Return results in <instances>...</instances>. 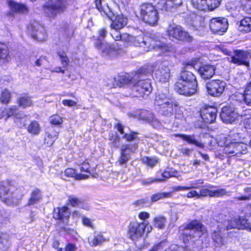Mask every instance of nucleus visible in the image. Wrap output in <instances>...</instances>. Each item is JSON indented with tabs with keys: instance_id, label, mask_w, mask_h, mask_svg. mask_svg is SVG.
<instances>
[{
	"instance_id": "5",
	"label": "nucleus",
	"mask_w": 251,
	"mask_h": 251,
	"mask_svg": "<svg viewBox=\"0 0 251 251\" xmlns=\"http://www.w3.org/2000/svg\"><path fill=\"white\" fill-rule=\"evenodd\" d=\"M204 228V226L196 220L188 224L182 232L184 242H188L190 240L199 238Z\"/></svg>"
},
{
	"instance_id": "2",
	"label": "nucleus",
	"mask_w": 251,
	"mask_h": 251,
	"mask_svg": "<svg viewBox=\"0 0 251 251\" xmlns=\"http://www.w3.org/2000/svg\"><path fill=\"white\" fill-rule=\"evenodd\" d=\"M68 0H49L44 5V11L50 19H55L58 14L66 12L69 6Z\"/></svg>"
},
{
	"instance_id": "26",
	"label": "nucleus",
	"mask_w": 251,
	"mask_h": 251,
	"mask_svg": "<svg viewBox=\"0 0 251 251\" xmlns=\"http://www.w3.org/2000/svg\"><path fill=\"white\" fill-rule=\"evenodd\" d=\"M216 67L213 65H204L199 68L198 72L204 79L211 78L215 74Z\"/></svg>"
},
{
	"instance_id": "13",
	"label": "nucleus",
	"mask_w": 251,
	"mask_h": 251,
	"mask_svg": "<svg viewBox=\"0 0 251 251\" xmlns=\"http://www.w3.org/2000/svg\"><path fill=\"white\" fill-rule=\"evenodd\" d=\"M197 86L196 84L177 80L176 83L175 90L180 95L189 96L196 93Z\"/></svg>"
},
{
	"instance_id": "32",
	"label": "nucleus",
	"mask_w": 251,
	"mask_h": 251,
	"mask_svg": "<svg viewBox=\"0 0 251 251\" xmlns=\"http://www.w3.org/2000/svg\"><path fill=\"white\" fill-rule=\"evenodd\" d=\"M182 3V0H163L162 9L165 11H169L173 8H177L181 5Z\"/></svg>"
},
{
	"instance_id": "16",
	"label": "nucleus",
	"mask_w": 251,
	"mask_h": 251,
	"mask_svg": "<svg viewBox=\"0 0 251 251\" xmlns=\"http://www.w3.org/2000/svg\"><path fill=\"white\" fill-rule=\"evenodd\" d=\"M194 65L195 63L193 62L187 63L181 72L178 80L198 84L196 77L192 72L194 69Z\"/></svg>"
},
{
	"instance_id": "8",
	"label": "nucleus",
	"mask_w": 251,
	"mask_h": 251,
	"mask_svg": "<svg viewBox=\"0 0 251 251\" xmlns=\"http://www.w3.org/2000/svg\"><path fill=\"white\" fill-rule=\"evenodd\" d=\"M132 95L133 97L146 98L152 91L151 80L150 79H135V83L132 85Z\"/></svg>"
},
{
	"instance_id": "14",
	"label": "nucleus",
	"mask_w": 251,
	"mask_h": 251,
	"mask_svg": "<svg viewBox=\"0 0 251 251\" xmlns=\"http://www.w3.org/2000/svg\"><path fill=\"white\" fill-rule=\"evenodd\" d=\"M209 26L214 33L222 35L227 29V20L224 18H213L211 20Z\"/></svg>"
},
{
	"instance_id": "39",
	"label": "nucleus",
	"mask_w": 251,
	"mask_h": 251,
	"mask_svg": "<svg viewBox=\"0 0 251 251\" xmlns=\"http://www.w3.org/2000/svg\"><path fill=\"white\" fill-rule=\"evenodd\" d=\"M208 0H191V3L196 9L201 11H206Z\"/></svg>"
},
{
	"instance_id": "19",
	"label": "nucleus",
	"mask_w": 251,
	"mask_h": 251,
	"mask_svg": "<svg viewBox=\"0 0 251 251\" xmlns=\"http://www.w3.org/2000/svg\"><path fill=\"white\" fill-rule=\"evenodd\" d=\"M95 46L101 51V55L103 56L110 55L113 51H117L119 49V44L118 43L110 45L99 40H97L95 43Z\"/></svg>"
},
{
	"instance_id": "12",
	"label": "nucleus",
	"mask_w": 251,
	"mask_h": 251,
	"mask_svg": "<svg viewBox=\"0 0 251 251\" xmlns=\"http://www.w3.org/2000/svg\"><path fill=\"white\" fill-rule=\"evenodd\" d=\"M171 69L167 62H163L154 69V75L156 79L159 82L165 83L169 81L170 77Z\"/></svg>"
},
{
	"instance_id": "35",
	"label": "nucleus",
	"mask_w": 251,
	"mask_h": 251,
	"mask_svg": "<svg viewBox=\"0 0 251 251\" xmlns=\"http://www.w3.org/2000/svg\"><path fill=\"white\" fill-rule=\"evenodd\" d=\"M238 29L240 31L249 32L251 31V17H246L240 22Z\"/></svg>"
},
{
	"instance_id": "24",
	"label": "nucleus",
	"mask_w": 251,
	"mask_h": 251,
	"mask_svg": "<svg viewBox=\"0 0 251 251\" xmlns=\"http://www.w3.org/2000/svg\"><path fill=\"white\" fill-rule=\"evenodd\" d=\"M0 199L6 204L11 205L14 203L12 194L7 186L0 184Z\"/></svg>"
},
{
	"instance_id": "23",
	"label": "nucleus",
	"mask_w": 251,
	"mask_h": 251,
	"mask_svg": "<svg viewBox=\"0 0 251 251\" xmlns=\"http://www.w3.org/2000/svg\"><path fill=\"white\" fill-rule=\"evenodd\" d=\"M70 212L69 208L67 207H62L61 208L57 207L54 208L53 212V217L56 220H60L63 223H66L70 217Z\"/></svg>"
},
{
	"instance_id": "6",
	"label": "nucleus",
	"mask_w": 251,
	"mask_h": 251,
	"mask_svg": "<svg viewBox=\"0 0 251 251\" xmlns=\"http://www.w3.org/2000/svg\"><path fill=\"white\" fill-rule=\"evenodd\" d=\"M142 20L151 25H154L158 20V12L151 4L144 3L140 7Z\"/></svg>"
},
{
	"instance_id": "29",
	"label": "nucleus",
	"mask_w": 251,
	"mask_h": 251,
	"mask_svg": "<svg viewBox=\"0 0 251 251\" xmlns=\"http://www.w3.org/2000/svg\"><path fill=\"white\" fill-rule=\"evenodd\" d=\"M172 136L180 137L188 144L195 145L199 148H202L204 147L202 143L196 139L195 135L194 134H174Z\"/></svg>"
},
{
	"instance_id": "25",
	"label": "nucleus",
	"mask_w": 251,
	"mask_h": 251,
	"mask_svg": "<svg viewBox=\"0 0 251 251\" xmlns=\"http://www.w3.org/2000/svg\"><path fill=\"white\" fill-rule=\"evenodd\" d=\"M150 41L151 39L145 37L143 35H140L134 37L132 44L135 46L142 47L145 50L148 51L151 49Z\"/></svg>"
},
{
	"instance_id": "42",
	"label": "nucleus",
	"mask_w": 251,
	"mask_h": 251,
	"mask_svg": "<svg viewBox=\"0 0 251 251\" xmlns=\"http://www.w3.org/2000/svg\"><path fill=\"white\" fill-rule=\"evenodd\" d=\"M244 93L245 94V103L251 106V80L246 84Z\"/></svg>"
},
{
	"instance_id": "46",
	"label": "nucleus",
	"mask_w": 251,
	"mask_h": 251,
	"mask_svg": "<svg viewBox=\"0 0 251 251\" xmlns=\"http://www.w3.org/2000/svg\"><path fill=\"white\" fill-rule=\"evenodd\" d=\"M138 133L133 131H131L130 133L125 134L123 138L126 139V141L128 142L133 141L134 143L138 144L139 138L138 137Z\"/></svg>"
},
{
	"instance_id": "22",
	"label": "nucleus",
	"mask_w": 251,
	"mask_h": 251,
	"mask_svg": "<svg viewBox=\"0 0 251 251\" xmlns=\"http://www.w3.org/2000/svg\"><path fill=\"white\" fill-rule=\"evenodd\" d=\"M108 18L112 21L111 28L116 30L122 29L127 24V19L122 14L115 16L113 13V16Z\"/></svg>"
},
{
	"instance_id": "4",
	"label": "nucleus",
	"mask_w": 251,
	"mask_h": 251,
	"mask_svg": "<svg viewBox=\"0 0 251 251\" xmlns=\"http://www.w3.org/2000/svg\"><path fill=\"white\" fill-rule=\"evenodd\" d=\"M220 49L224 54L229 56L227 59L230 62L238 65L249 66V54L247 52L241 50H234L224 46L221 47Z\"/></svg>"
},
{
	"instance_id": "31",
	"label": "nucleus",
	"mask_w": 251,
	"mask_h": 251,
	"mask_svg": "<svg viewBox=\"0 0 251 251\" xmlns=\"http://www.w3.org/2000/svg\"><path fill=\"white\" fill-rule=\"evenodd\" d=\"M105 241V239L101 233L95 232L93 235L88 238V242L92 247L100 245Z\"/></svg>"
},
{
	"instance_id": "44",
	"label": "nucleus",
	"mask_w": 251,
	"mask_h": 251,
	"mask_svg": "<svg viewBox=\"0 0 251 251\" xmlns=\"http://www.w3.org/2000/svg\"><path fill=\"white\" fill-rule=\"evenodd\" d=\"M17 102L19 106L25 108L30 106L32 104V100L30 97L24 96L17 99Z\"/></svg>"
},
{
	"instance_id": "58",
	"label": "nucleus",
	"mask_w": 251,
	"mask_h": 251,
	"mask_svg": "<svg viewBox=\"0 0 251 251\" xmlns=\"http://www.w3.org/2000/svg\"><path fill=\"white\" fill-rule=\"evenodd\" d=\"M17 107L16 106L13 105L9 108L5 109V113L7 115V118L16 115L17 113Z\"/></svg>"
},
{
	"instance_id": "27",
	"label": "nucleus",
	"mask_w": 251,
	"mask_h": 251,
	"mask_svg": "<svg viewBox=\"0 0 251 251\" xmlns=\"http://www.w3.org/2000/svg\"><path fill=\"white\" fill-rule=\"evenodd\" d=\"M226 193V192L225 189L213 190L206 188L205 187H202L199 193V198L200 197H206L208 196L210 197H219L225 195Z\"/></svg>"
},
{
	"instance_id": "40",
	"label": "nucleus",
	"mask_w": 251,
	"mask_h": 251,
	"mask_svg": "<svg viewBox=\"0 0 251 251\" xmlns=\"http://www.w3.org/2000/svg\"><path fill=\"white\" fill-rule=\"evenodd\" d=\"M27 131L33 135H38L41 131V128L38 123L36 121H33L27 126Z\"/></svg>"
},
{
	"instance_id": "9",
	"label": "nucleus",
	"mask_w": 251,
	"mask_h": 251,
	"mask_svg": "<svg viewBox=\"0 0 251 251\" xmlns=\"http://www.w3.org/2000/svg\"><path fill=\"white\" fill-rule=\"evenodd\" d=\"M226 83L219 79H213L206 84L207 93L213 97H220L225 91Z\"/></svg>"
},
{
	"instance_id": "37",
	"label": "nucleus",
	"mask_w": 251,
	"mask_h": 251,
	"mask_svg": "<svg viewBox=\"0 0 251 251\" xmlns=\"http://www.w3.org/2000/svg\"><path fill=\"white\" fill-rule=\"evenodd\" d=\"M42 199L41 191L36 188L32 191L30 198L28 200V205H33L35 203L39 202Z\"/></svg>"
},
{
	"instance_id": "63",
	"label": "nucleus",
	"mask_w": 251,
	"mask_h": 251,
	"mask_svg": "<svg viewBox=\"0 0 251 251\" xmlns=\"http://www.w3.org/2000/svg\"><path fill=\"white\" fill-rule=\"evenodd\" d=\"M77 250L76 246L72 243L68 244L65 248L63 249V251H75Z\"/></svg>"
},
{
	"instance_id": "17",
	"label": "nucleus",
	"mask_w": 251,
	"mask_h": 251,
	"mask_svg": "<svg viewBox=\"0 0 251 251\" xmlns=\"http://www.w3.org/2000/svg\"><path fill=\"white\" fill-rule=\"evenodd\" d=\"M147 226V224L144 222L141 223H131L129 226L128 232L130 238L132 240H135L142 237Z\"/></svg>"
},
{
	"instance_id": "30",
	"label": "nucleus",
	"mask_w": 251,
	"mask_h": 251,
	"mask_svg": "<svg viewBox=\"0 0 251 251\" xmlns=\"http://www.w3.org/2000/svg\"><path fill=\"white\" fill-rule=\"evenodd\" d=\"M95 4L99 11L108 17L111 18L113 16V12L105 0H95Z\"/></svg>"
},
{
	"instance_id": "34",
	"label": "nucleus",
	"mask_w": 251,
	"mask_h": 251,
	"mask_svg": "<svg viewBox=\"0 0 251 251\" xmlns=\"http://www.w3.org/2000/svg\"><path fill=\"white\" fill-rule=\"evenodd\" d=\"M111 35L115 41H121L127 44L131 45L134 39V36L127 33H124L122 34L116 35L114 33H111Z\"/></svg>"
},
{
	"instance_id": "43",
	"label": "nucleus",
	"mask_w": 251,
	"mask_h": 251,
	"mask_svg": "<svg viewBox=\"0 0 251 251\" xmlns=\"http://www.w3.org/2000/svg\"><path fill=\"white\" fill-rule=\"evenodd\" d=\"M245 94L240 93H235L231 96V99L234 101V104L232 105H234L238 107V105H242L244 102Z\"/></svg>"
},
{
	"instance_id": "15",
	"label": "nucleus",
	"mask_w": 251,
	"mask_h": 251,
	"mask_svg": "<svg viewBox=\"0 0 251 251\" xmlns=\"http://www.w3.org/2000/svg\"><path fill=\"white\" fill-rule=\"evenodd\" d=\"M28 30L33 38L38 41H43L47 38L44 27L37 22H33L28 26Z\"/></svg>"
},
{
	"instance_id": "51",
	"label": "nucleus",
	"mask_w": 251,
	"mask_h": 251,
	"mask_svg": "<svg viewBox=\"0 0 251 251\" xmlns=\"http://www.w3.org/2000/svg\"><path fill=\"white\" fill-rule=\"evenodd\" d=\"M10 93L7 89L2 91L0 97V101L1 103H8L10 101Z\"/></svg>"
},
{
	"instance_id": "47",
	"label": "nucleus",
	"mask_w": 251,
	"mask_h": 251,
	"mask_svg": "<svg viewBox=\"0 0 251 251\" xmlns=\"http://www.w3.org/2000/svg\"><path fill=\"white\" fill-rule=\"evenodd\" d=\"M59 132V128L58 127L55 128L53 126L49 127L47 128L46 135L50 136V138L56 139Z\"/></svg>"
},
{
	"instance_id": "21",
	"label": "nucleus",
	"mask_w": 251,
	"mask_h": 251,
	"mask_svg": "<svg viewBox=\"0 0 251 251\" xmlns=\"http://www.w3.org/2000/svg\"><path fill=\"white\" fill-rule=\"evenodd\" d=\"M153 40L155 43L152 45V48L160 53L165 54L175 51V48L171 44H166L162 42L157 37L153 38Z\"/></svg>"
},
{
	"instance_id": "59",
	"label": "nucleus",
	"mask_w": 251,
	"mask_h": 251,
	"mask_svg": "<svg viewBox=\"0 0 251 251\" xmlns=\"http://www.w3.org/2000/svg\"><path fill=\"white\" fill-rule=\"evenodd\" d=\"M80 171L81 173H87L90 174V165L87 162H84L79 166Z\"/></svg>"
},
{
	"instance_id": "45",
	"label": "nucleus",
	"mask_w": 251,
	"mask_h": 251,
	"mask_svg": "<svg viewBox=\"0 0 251 251\" xmlns=\"http://www.w3.org/2000/svg\"><path fill=\"white\" fill-rule=\"evenodd\" d=\"M172 196V192H159L153 195L151 197V201L152 202H155L159 200L171 198Z\"/></svg>"
},
{
	"instance_id": "61",
	"label": "nucleus",
	"mask_w": 251,
	"mask_h": 251,
	"mask_svg": "<svg viewBox=\"0 0 251 251\" xmlns=\"http://www.w3.org/2000/svg\"><path fill=\"white\" fill-rule=\"evenodd\" d=\"M107 31L104 28H100L98 30V40L99 41H101V40L103 39L106 35Z\"/></svg>"
},
{
	"instance_id": "52",
	"label": "nucleus",
	"mask_w": 251,
	"mask_h": 251,
	"mask_svg": "<svg viewBox=\"0 0 251 251\" xmlns=\"http://www.w3.org/2000/svg\"><path fill=\"white\" fill-rule=\"evenodd\" d=\"M222 0H208L206 11H212L217 8L221 4Z\"/></svg>"
},
{
	"instance_id": "48",
	"label": "nucleus",
	"mask_w": 251,
	"mask_h": 251,
	"mask_svg": "<svg viewBox=\"0 0 251 251\" xmlns=\"http://www.w3.org/2000/svg\"><path fill=\"white\" fill-rule=\"evenodd\" d=\"M140 118L145 121L150 122L153 120L154 115L151 112L144 110L140 114Z\"/></svg>"
},
{
	"instance_id": "33",
	"label": "nucleus",
	"mask_w": 251,
	"mask_h": 251,
	"mask_svg": "<svg viewBox=\"0 0 251 251\" xmlns=\"http://www.w3.org/2000/svg\"><path fill=\"white\" fill-rule=\"evenodd\" d=\"M10 58L7 47L5 44L0 43V64L9 62Z\"/></svg>"
},
{
	"instance_id": "3",
	"label": "nucleus",
	"mask_w": 251,
	"mask_h": 251,
	"mask_svg": "<svg viewBox=\"0 0 251 251\" xmlns=\"http://www.w3.org/2000/svg\"><path fill=\"white\" fill-rule=\"evenodd\" d=\"M155 105L159 107V112L161 114L170 116L174 112L173 100L168 93H158L156 94L154 100Z\"/></svg>"
},
{
	"instance_id": "20",
	"label": "nucleus",
	"mask_w": 251,
	"mask_h": 251,
	"mask_svg": "<svg viewBox=\"0 0 251 251\" xmlns=\"http://www.w3.org/2000/svg\"><path fill=\"white\" fill-rule=\"evenodd\" d=\"M217 109L213 106L203 108L201 111V116L203 122L210 124L215 121L217 117Z\"/></svg>"
},
{
	"instance_id": "7",
	"label": "nucleus",
	"mask_w": 251,
	"mask_h": 251,
	"mask_svg": "<svg viewBox=\"0 0 251 251\" xmlns=\"http://www.w3.org/2000/svg\"><path fill=\"white\" fill-rule=\"evenodd\" d=\"M169 37L172 41L175 40L184 42L191 43L193 41V37L189 33L184 31L180 25H170L167 28Z\"/></svg>"
},
{
	"instance_id": "55",
	"label": "nucleus",
	"mask_w": 251,
	"mask_h": 251,
	"mask_svg": "<svg viewBox=\"0 0 251 251\" xmlns=\"http://www.w3.org/2000/svg\"><path fill=\"white\" fill-rule=\"evenodd\" d=\"M68 201L72 205L75 207L82 203V201L75 196L72 195L68 197Z\"/></svg>"
},
{
	"instance_id": "53",
	"label": "nucleus",
	"mask_w": 251,
	"mask_h": 251,
	"mask_svg": "<svg viewBox=\"0 0 251 251\" xmlns=\"http://www.w3.org/2000/svg\"><path fill=\"white\" fill-rule=\"evenodd\" d=\"M110 144L111 148H118L120 142V137L116 135L112 134L109 136Z\"/></svg>"
},
{
	"instance_id": "11",
	"label": "nucleus",
	"mask_w": 251,
	"mask_h": 251,
	"mask_svg": "<svg viewBox=\"0 0 251 251\" xmlns=\"http://www.w3.org/2000/svg\"><path fill=\"white\" fill-rule=\"evenodd\" d=\"M238 107L226 105L223 107L220 114L222 120L226 123H232L238 117Z\"/></svg>"
},
{
	"instance_id": "28",
	"label": "nucleus",
	"mask_w": 251,
	"mask_h": 251,
	"mask_svg": "<svg viewBox=\"0 0 251 251\" xmlns=\"http://www.w3.org/2000/svg\"><path fill=\"white\" fill-rule=\"evenodd\" d=\"M114 80L115 84H113V86L115 87L117 86L122 87L126 84L132 86L135 83L134 78H131L126 75H120L117 78H114Z\"/></svg>"
},
{
	"instance_id": "36",
	"label": "nucleus",
	"mask_w": 251,
	"mask_h": 251,
	"mask_svg": "<svg viewBox=\"0 0 251 251\" xmlns=\"http://www.w3.org/2000/svg\"><path fill=\"white\" fill-rule=\"evenodd\" d=\"M9 5L11 10L14 12L25 14L28 12L26 6L23 4L17 3L15 1H10Z\"/></svg>"
},
{
	"instance_id": "41",
	"label": "nucleus",
	"mask_w": 251,
	"mask_h": 251,
	"mask_svg": "<svg viewBox=\"0 0 251 251\" xmlns=\"http://www.w3.org/2000/svg\"><path fill=\"white\" fill-rule=\"evenodd\" d=\"M153 221L154 226L160 229H163L165 226L167 219L164 216L159 215L155 217Z\"/></svg>"
},
{
	"instance_id": "62",
	"label": "nucleus",
	"mask_w": 251,
	"mask_h": 251,
	"mask_svg": "<svg viewBox=\"0 0 251 251\" xmlns=\"http://www.w3.org/2000/svg\"><path fill=\"white\" fill-rule=\"evenodd\" d=\"M55 139L53 138H50V136L45 135V144L47 145V146L50 147L53 145L55 141Z\"/></svg>"
},
{
	"instance_id": "57",
	"label": "nucleus",
	"mask_w": 251,
	"mask_h": 251,
	"mask_svg": "<svg viewBox=\"0 0 251 251\" xmlns=\"http://www.w3.org/2000/svg\"><path fill=\"white\" fill-rule=\"evenodd\" d=\"M50 123L54 125H59L62 123V118L58 115H54L50 118Z\"/></svg>"
},
{
	"instance_id": "56",
	"label": "nucleus",
	"mask_w": 251,
	"mask_h": 251,
	"mask_svg": "<svg viewBox=\"0 0 251 251\" xmlns=\"http://www.w3.org/2000/svg\"><path fill=\"white\" fill-rule=\"evenodd\" d=\"M238 116H240L244 120L251 119V109L243 110L241 112L238 109Z\"/></svg>"
},
{
	"instance_id": "10",
	"label": "nucleus",
	"mask_w": 251,
	"mask_h": 251,
	"mask_svg": "<svg viewBox=\"0 0 251 251\" xmlns=\"http://www.w3.org/2000/svg\"><path fill=\"white\" fill-rule=\"evenodd\" d=\"M224 152L231 156L239 157L247 151V144L242 142H231L224 147Z\"/></svg>"
},
{
	"instance_id": "60",
	"label": "nucleus",
	"mask_w": 251,
	"mask_h": 251,
	"mask_svg": "<svg viewBox=\"0 0 251 251\" xmlns=\"http://www.w3.org/2000/svg\"><path fill=\"white\" fill-rule=\"evenodd\" d=\"M203 181L202 179H198L191 182V184L188 186L189 190L191 189L199 188L200 184H202Z\"/></svg>"
},
{
	"instance_id": "18",
	"label": "nucleus",
	"mask_w": 251,
	"mask_h": 251,
	"mask_svg": "<svg viewBox=\"0 0 251 251\" xmlns=\"http://www.w3.org/2000/svg\"><path fill=\"white\" fill-rule=\"evenodd\" d=\"M137 148V143L123 145L120 148L121 156L118 160L119 163L126 164L130 158V153L134 152Z\"/></svg>"
},
{
	"instance_id": "38",
	"label": "nucleus",
	"mask_w": 251,
	"mask_h": 251,
	"mask_svg": "<svg viewBox=\"0 0 251 251\" xmlns=\"http://www.w3.org/2000/svg\"><path fill=\"white\" fill-rule=\"evenodd\" d=\"M64 173L66 176L70 177H75L77 179H86L89 176L88 174H84L82 173L76 175L75 170L72 168L66 169Z\"/></svg>"
},
{
	"instance_id": "54",
	"label": "nucleus",
	"mask_w": 251,
	"mask_h": 251,
	"mask_svg": "<svg viewBox=\"0 0 251 251\" xmlns=\"http://www.w3.org/2000/svg\"><path fill=\"white\" fill-rule=\"evenodd\" d=\"M164 181V179L162 178H148L147 179H142L140 180L141 184L143 185H149L153 183L162 182Z\"/></svg>"
},
{
	"instance_id": "1",
	"label": "nucleus",
	"mask_w": 251,
	"mask_h": 251,
	"mask_svg": "<svg viewBox=\"0 0 251 251\" xmlns=\"http://www.w3.org/2000/svg\"><path fill=\"white\" fill-rule=\"evenodd\" d=\"M242 215L238 218H230L225 216L221 222V229L214 231L211 235L212 239L216 247H220L225 244V240L222 235L221 229L229 230L232 228L246 229L251 231V204L249 203L244 208Z\"/></svg>"
},
{
	"instance_id": "64",
	"label": "nucleus",
	"mask_w": 251,
	"mask_h": 251,
	"mask_svg": "<svg viewBox=\"0 0 251 251\" xmlns=\"http://www.w3.org/2000/svg\"><path fill=\"white\" fill-rule=\"evenodd\" d=\"M6 241V239L3 236L0 235V251H4L6 250V248L5 246Z\"/></svg>"
},
{
	"instance_id": "49",
	"label": "nucleus",
	"mask_w": 251,
	"mask_h": 251,
	"mask_svg": "<svg viewBox=\"0 0 251 251\" xmlns=\"http://www.w3.org/2000/svg\"><path fill=\"white\" fill-rule=\"evenodd\" d=\"M57 54L59 57L60 60L64 68H66L69 63V59L66 55V53L64 51H58Z\"/></svg>"
},
{
	"instance_id": "50",
	"label": "nucleus",
	"mask_w": 251,
	"mask_h": 251,
	"mask_svg": "<svg viewBox=\"0 0 251 251\" xmlns=\"http://www.w3.org/2000/svg\"><path fill=\"white\" fill-rule=\"evenodd\" d=\"M143 163L151 167H154L158 162V160L155 157H149L145 156L142 158Z\"/></svg>"
}]
</instances>
